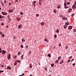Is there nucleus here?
Returning <instances> with one entry per match:
<instances>
[{"instance_id": "nucleus-1", "label": "nucleus", "mask_w": 76, "mask_h": 76, "mask_svg": "<svg viewBox=\"0 0 76 76\" xmlns=\"http://www.w3.org/2000/svg\"><path fill=\"white\" fill-rule=\"evenodd\" d=\"M76 1L74 2V4L73 5L72 7V9H76Z\"/></svg>"}, {"instance_id": "nucleus-2", "label": "nucleus", "mask_w": 76, "mask_h": 76, "mask_svg": "<svg viewBox=\"0 0 76 76\" xmlns=\"http://www.w3.org/2000/svg\"><path fill=\"white\" fill-rule=\"evenodd\" d=\"M1 14L3 15H7V13L6 12H1Z\"/></svg>"}, {"instance_id": "nucleus-3", "label": "nucleus", "mask_w": 76, "mask_h": 76, "mask_svg": "<svg viewBox=\"0 0 76 76\" xmlns=\"http://www.w3.org/2000/svg\"><path fill=\"white\" fill-rule=\"evenodd\" d=\"M68 29H69V30H71L72 29V26H70L68 27Z\"/></svg>"}, {"instance_id": "nucleus-4", "label": "nucleus", "mask_w": 76, "mask_h": 76, "mask_svg": "<svg viewBox=\"0 0 76 76\" xmlns=\"http://www.w3.org/2000/svg\"><path fill=\"white\" fill-rule=\"evenodd\" d=\"M64 63V60H63L62 59L60 61V64H62V63Z\"/></svg>"}, {"instance_id": "nucleus-5", "label": "nucleus", "mask_w": 76, "mask_h": 76, "mask_svg": "<svg viewBox=\"0 0 76 76\" xmlns=\"http://www.w3.org/2000/svg\"><path fill=\"white\" fill-rule=\"evenodd\" d=\"M41 26H44L45 25V23L44 22H42L41 23Z\"/></svg>"}, {"instance_id": "nucleus-6", "label": "nucleus", "mask_w": 76, "mask_h": 76, "mask_svg": "<svg viewBox=\"0 0 76 76\" xmlns=\"http://www.w3.org/2000/svg\"><path fill=\"white\" fill-rule=\"evenodd\" d=\"M10 54L9 53L8 56V59H10Z\"/></svg>"}, {"instance_id": "nucleus-7", "label": "nucleus", "mask_w": 76, "mask_h": 76, "mask_svg": "<svg viewBox=\"0 0 76 76\" xmlns=\"http://www.w3.org/2000/svg\"><path fill=\"white\" fill-rule=\"evenodd\" d=\"M7 69H8L9 70H11V67L9 66H8L7 67Z\"/></svg>"}, {"instance_id": "nucleus-8", "label": "nucleus", "mask_w": 76, "mask_h": 76, "mask_svg": "<svg viewBox=\"0 0 76 76\" xmlns=\"http://www.w3.org/2000/svg\"><path fill=\"white\" fill-rule=\"evenodd\" d=\"M72 11V8H69L68 11V12H71Z\"/></svg>"}, {"instance_id": "nucleus-9", "label": "nucleus", "mask_w": 76, "mask_h": 76, "mask_svg": "<svg viewBox=\"0 0 76 76\" xmlns=\"http://www.w3.org/2000/svg\"><path fill=\"white\" fill-rule=\"evenodd\" d=\"M9 13H13V11L12 10H8Z\"/></svg>"}, {"instance_id": "nucleus-10", "label": "nucleus", "mask_w": 76, "mask_h": 76, "mask_svg": "<svg viewBox=\"0 0 76 76\" xmlns=\"http://www.w3.org/2000/svg\"><path fill=\"white\" fill-rule=\"evenodd\" d=\"M22 25H19L18 26V28L19 29H20V28H22Z\"/></svg>"}, {"instance_id": "nucleus-11", "label": "nucleus", "mask_w": 76, "mask_h": 76, "mask_svg": "<svg viewBox=\"0 0 76 76\" xmlns=\"http://www.w3.org/2000/svg\"><path fill=\"white\" fill-rule=\"evenodd\" d=\"M44 41H46V42H48V40L47 39V38H45L44 39Z\"/></svg>"}, {"instance_id": "nucleus-12", "label": "nucleus", "mask_w": 76, "mask_h": 76, "mask_svg": "<svg viewBox=\"0 0 76 76\" xmlns=\"http://www.w3.org/2000/svg\"><path fill=\"white\" fill-rule=\"evenodd\" d=\"M2 54H5L6 53V51L5 50H3L2 52Z\"/></svg>"}, {"instance_id": "nucleus-13", "label": "nucleus", "mask_w": 76, "mask_h": 76, "mask_svg": "<svg viewBox=\"0 0 76 76\" xmlns=\"http://www.w3.org/2000/svg\"><path fill=\"white\" fill-rule=\"evenodd\" d=\"M30 68H31L32 67V64H29Z\"/></svg>"}, {"instance_id": "nucleus-14", "label": "nucleus", "mask_w": 76, "mask_h": 76, "mask_svg": "<svg viewBox=\"0 0 76 76\" xmlns=\"http://www.w3.org/2000/svg\"><path fill=\"white\" fill-rule=\"evenodd\" d=\"M17 19L18 20V21H19L20 20V18H17Z\"/></svg>"}, {"instance_id": "nucleus-15", "label": "nucleus", "mask_w": 76, "mask_h": 76, "mask_svg": "<svg viewBox=\"0 0 76 76\" xmlns=\"http://www.w3.org/2000/svg\"><path fill=\"white\" fill-rule=\"evenodd\" d=\"M61 7V5H59L57 7L58 9H60Z\"/></svg>"}, {"instance_id": "nucleus-16", "label": "nucleus", "mask_w": 76, "mask_h": 76, "mask_svg": "<svg viewBox=\"0 0 76 76\" xmlns=\"http://www.w3.org/2000/svg\"><path fill=\"white\" fill-rule=\"evenodd\" d=\"M64 8L65 9H68V8H69V7L66 6L64 7Z\"/></svg>"}, {"instance_id": "nucleus-17", "label": "nucleus", "mask_w": 76, "mask_h": 76, "mask_svg": "<svg viewBox=\"0 0 76 76\" xmlns=\"http://www.w3.org/2000/svg\"><path fill=\"white\" fill-rule=\"evenodd\" d=\"M61 56L58 57V60H60V59H61Z\"/></svg>"}, {"instance_id": "nucleus-18", "label": "nucleus", "mask_w": 76, "mask_h": 76, "mask_svg": "<svg viewBox=\"0 0 76 76\" xmlns=\"http://www.w3.org/2000/svg\"><path fill=\"white\" fill-rule=\"evenodd\" d=\"M59 62V61H58V60H57L55 62V63H58V62Z\"/></svg>"}, {"instance_id": "nucleus-19", "label": "nucleus", "mask_w": 76, "mask_h": 76, "mask_svg": "<svg viewBox=\"0 0 76 76\" xmlns=\"http://www.w3.org/2000/svg\"><path fill=\"white\" fill-rule=\"evenodd\" d=\"M67 18H62V19H63V20H67Z\"/></svg>"}, {"instance_id": "nucleus-20", "label": "nucleus", "mask_w": 76, "mask_h": 76, "mask_svg": "<svg viewBox=\"0 0 76 76\" xmlns=\"http://www.w3.org/2000/svg\"><path fill=\"white\" fill-rule=\"evenodd\" d=\"M22 42H25V39H23V38H22Z\"/></svg>"}, {"instance_id": "nucleus-21", "label": "nucleus", "mask_w": 76, "mask_h": 76, "mask_svg": "<svg viewBox=\"0 0 76 76\" xmlns=\"http://www.w3.org/2000/svg\"><path fill=\"white\" fill-rule=\"evenodd\" d=\"M1 36H2V37H3V38H4V37L5 36V35H4V34H2L1 35Z\"/></svg>"}, {"instance_id": "nucleus-22", "label": "nucleus", "mask_w": 76, "mask_h": 76, "mask_svg": "<svg viewBox=\"0 0 76 76\" xmlns=\"http://www.w3.org/2000/svg\"><path fill=\"white\" fill-rule=\"evenodd\" d=\"M9 20L8 21V22H10L11 20H12V19L10 18H9Z\"/></svg>"}, {"instance_id": "nucleus-23", "label": "nucleus", "mask_w": 76, "mask_h": 76, "mask_svg": "<svg viewBox=\"0 0 76 76\" xmlns=\"http://www.w3.org/2000/svg\"><path fill=\"white\" fill-rule=\"evenodd\" d=\"M67 25H64V28L65 29H66V28H67Z\"/></svg>"}, {"instance_id": "nucleus-24", "label": "nucleus", "mask_w": 76, "mask_h": 76, "mask_svg": "<svg viewBox=\"0 0 76 76\" xmlns=\"http://www.w3.org/2000/svg\"><path fill=\"white\" fill-rule=\"evenodd\" d=\"M4 3L5 4H6L7 3V1H6V0H5L4 1Z\"/></svg>"}, {"instance_id": "nucleus-25", "label": "nucleus", "mask_w": 76, "mask_h": 76, "mask_svg": "<svg viewBox=\"0 0 76 76\" xmlns=\"http://www.w3.org/2000/svg\"><path fill=\"white\" fill-rule=\"evenodd\" d=\"M0 66L1 67H4V66L3 64H1Z\"/></svg>"}, {"instance_id": "nucleus-26", "label": "nucleus", "mask_w": 76, "mask_h": 76, "mask_svg": "<svg viewBox=\"0 0 76 76\" xmlns=\"http://www.w3.org/2000/svg\"><path fill=\"white\" fill-rule=\"evenodd\" d=\"M36 3V1H34L33 2V4L34 5V4H35V3Z\"/></svg>"}, {"instance_id": "nucleus-27", "label": "nucleus", "mask_w": 76, "mask_h": 76, "mask_svg": "<svg viewBox=\"0 0 76 76\" xmlns=\"http://www.w3.org/2000/svg\"><path fill=\"white\" fill-rule=\"evenodd\" d=\"M65 25H69V23L68 22H66V23Z\"/></svg>"}, {"instance_id": "nucleus-28", "label": "nucleus", "mask_w": 76, "mask_h": 76, "mask_svg": "<svg viewBox=\"0 0 76 76\" xmlns=\"http://www.w3.org/2000/svg\"><path fill=\"white\" fill-rule=\"evenodd\" d=\"M29 55H30V54H31V51L30 50L28 53Z\"/></svg>"}, {"instance_id": "nucleus-29", "label": "nucleus", "mask_w": 76, "mask_h": 76, "mask_svg": "<svg viewBox=\"0 0 76 76\" xmlns=\"http://www.w3.org/2000/svg\"><path fill=\"white\" fill-rule=\"evenodd\" d=\"M48 57H51V55L50 54H48Z\"/></svg>"}, {"instance_id": "nucleus-30", "label": "nucleus", "mask_w": 76, "mask_h": 76, "mask_svg": "<svg viewBox=\"0 0 76 76\" xmlns=\"http://www.w3.org/2000/svg\"><path fill=\"white\" fill-rule=\"evenodd\" d=\"M58 32H59V30H58V29H57L56 30V33H58Z\"/></svg>"}, {"instance_id": "nucleus-31", "label": "nucleus", "mask_w": 76, "mask_h": 76, "mask_svg": "<svg viewBox=\"0 0 76 76\" xmlns=\"http://www.w3.org/2000/svg\"><path fill=\"white\" fill-rule=\"evenodd\" d=\"M20 15H23V13L21 12L20 13Z\"/></svg>"}, {"instance_id": "nucleus-32", "label": "nucleus", "mask_w": 76, "mask_h": 76, "mask_svg": "<svg viewBox=\"0 0 76 76\" xmlns=\"http://www.w3.org/2000/svg\"><path fill=\"white\" fill-rule=\"evenodd\" d=\"M70 61H71V60H68L67 62V63H68L69 62H70Z\"/></svg>"}, {"instance_id": "nucleus-33", "label": "nucleus", "mask_w": 76, "mask_h": 76, "mask_svg": "<svg viewBox=\"0 0 76 76\" xmlns=\"http://www.w3.org/2000/svg\"><path fill=\"white\" fill-rule=\"evenodd\" d=\"M54 38H57V35L56 34L54 35Z\"/></svg>"}, {"instance_id": "nucleus-34", "label": "nucleus", "mask_w": 76, "mask_h": 76, "mask_svg": "<svg viewBox=\"0 0 76 76\" xmlns=\"http://www.w3.org/2000/svg\"><path fill=\"white\" fill-rule=\"evenodd\" d=\"M17 61L18 63H20V60H17Z\"/></svg>"}, {"instance_id": "nucleus-35", "label": "nucleus", "mask_w": 76, "mask_h": 76, "mask_svg": "<svg viewBox=\"0 0 76 76\" xmlns=\"http://www.w3.org/2000/svg\"><path fill=\"white\" fill-rule=\"evenodd\" d=\"M21 47L22 48H23V45H21Z\"/></svg>"}, {"instance_id": "nucleus-36", "label": "nucleus", "mask_w": 76, "mask_h": 76, "mask_svg": "<svg viewBox=\"0 0 76 76\" xmlns=\"http://www.w3.org/2000/svg\"><path fill=\"white\" fill-rule=\"evenodd\" d=\"M4 16H1V15H0V19H1L2 18H4Z\"/></svg>"}, {"instance_id": "nucleus-37", "label": "nucleus", "mask_w": 76, "mask_h": 76, "mask_svg": "<svg viewBox=\"0 0 76 76\" xmlns=\"http://www.w3.org/2000/svg\"><path fill=\"white\" fill-rule=\"evenodd\" d=\"M54 12L55 13L57 12V11H56V10H54Z\"/></svg>"}, {"instance_id": "nucleus-38", "label": "nucleus", "mask_w": 76, "mask_h": 76, "mask_svg": "<svg viewBox=\"0 0 76 76\" xmlns=\"http://www.w3.org/2000/svg\"><path fill=\"white\" fill-rule=\"evenodd\" d=\"M59 16L60 17V18H63V15H60Z\"/></svg>"}, {"instance_id": "nucleus-39", "label": "nucleus", "mask_w": 76, "mask_h": 76, "mask_svg": "<svg viewBox=\"0 0 76 76\" xmlns=\"http://www.w3.org/2000/svg\"><path fill=\"white\" fill-rule=\"evenodd\" d=\"M20 52H19L18 53V55H20Z\"/></svg>"}, {"instance_id": "nucleus-40", "label": "nucleus", "mask_w": 76, "mask_h": 76, "mask_svg": "<svg viewBox=\"0 0 76 76\" xmlns=\"http://www.w3.org/2000/svg\"><path fill=\"white\" fill-rule=\"evenodd\" d=\"M51 67H53L54 66V64H51Z\"/></svg>"}, {"instance_id": "nucleus-41", "label": "nucleus", "mask_w": 76, "mask_h": 76, "mask_svg": "<svg viewBox=\"0 0 76 76\" xmlns=\"http://www.w3.org/2000/svg\"><path fill=\"white\" fill-rule=\"evenodd\" d=\"M1 52H2V51H1V49L0 48V53H1Z\"/></svg>"}, {"instance_id": "nucleus-42", "label": "nucleus", "mask_w": 76, "mask_h": 76, "mask_svg": "<svg viewBox=\"0 0 76 76\" xmlns=\"http://www.w3.org/2000/svg\"><path fill=\"white\" fill-rule=\"evenodd\" d=\"M4 72V71H3V70L0 71V73H1L2 72Z\"/></svg>"}, {"instance_id": "nucleus-43", "label": "nucleus", "mask_w": 76, "mask_h": 76, "mask_svg": "<svg viewBox=\"0 0 76 76\" xmlns=\"http://www.w3.org/2000/svg\"><path fill=\"white\" fill-rule=\"evenodd\" d=\"M36 16L37 17H38L39 16V14H36Z\"/></svg>"}, {"instance_id": "nucleus-44", "label": "nucleus", "mask_w": 76, "mask_h": 76, "mask_svg": "<svg viewBox=\"0 0 76 76\" xmlns=\"http://www.w3.org/2000/svg\"><path fill=\"white\" fill-rule=\"evenodd\" d=\"M74 15H75V14H72V17H73V16H74Z\"/></svg>"}, {"instance_id": "nucleus-45", "label": "nucleus", "mask_w": 76, "mask_h": 76, "mask_svg": "<svg viewBox=\"0 0 76 76\" xmlns=\"http://www.w3.org/2000/svg\"><path fill=\"white\" fill-rule=\"evenodd\" d=\"M64 5L65 7L66 6H67V4H66V3H64Z\"/></svg>"}, {"instance_id": "nucleus-46", "label": "nucleus", "mask_w": 76, "mask_h": 76, "mask_svg": "<svg viewBox=\"0 0 76 76\" xmlns=\"http://www.w3.org/2000/svg\"><path fill=\"white\" fill-rule=\"evenodd\" d=\"M17 64V63H16V62L14 63V66H15V65H16Z\"/></svg>"}, {"instance_id": "nucleus-47", "label": "nucleus", "mask_w": 76, "mask_h": 76, "mask_svg": "<svg viewBox=\"0 0 76 76\" xmlns=\"http://www.w3.org/2000/svg\"><path fill=\"white\" fill-rule=\"evenodd\" d=\"M3 32L1 31H0V34H1V35L2 34H3Z\"/></svg>"}, {"instance_id": "nucleus-48", "label": "nucleus", "mask_w": 76, "mask_h": 76, "mask_svg": "<svg viewBox=\"0 0 76 76\" xmlns=\"http://www.w3.org/2000/svg\"><path fill=\"white\" fill-rule=\"evenodd\" d=\"M15 2H18V0H15Z\"/></svg>"}, {"instance_id": "nucleus-49", "label": "nucleus", "mask_w": 76, "mask_h": 76, "mask_svg": "<svg viewBox=\"0 0 76 76\" xmlns=\"http://www.w3.org/2000/svg\"><path fill=\"white\" fill-rule=\"evenodd\" d=\"M58 45H59V46H61V44H60V43H59L58 44Z\"/></svg>"}, {"instance_id": "nucleus-50", "label": "nucleus", "mask_w": 76, "mask_h": 76, "mask_svg": "<svg viewBox=\"0 0 76 76\" xmlns=\"http://www.w3.org/2000/svg\"><path fill=\"white\" fill-rule=\"evenodd\" d=\"M67 4L69 5V4H70V2H67Z\"/></svg>"}, {"instance_id": "nucleus-51", "label": "nucleus", "mask_w": 76, "mask_h": 76, "mask_svg": "<svg viewBox=\"0 0 76 76\" xmlns=\"http://www.w3.org/2000/svg\"><path fill=\"white\" fill-rule=\"evenodd\" d=\"M45 70H47V68H45Z\"/></svg>"}, {"instance_id": "nucleus-52", "label": "nucleus", "mask_w": 76, "mask_h": 76, "mask_svg": "<svg viewBox=\"0 0 76 76\" xmlns=\"http://www.w3.org/2000/svg\"><path fill=\"white\" fill-rule=\"evenodd\" d=\"M11 3H10L9 4V6H11Z\"/></svg>"}, {"instance_id": "nucleus-53", "label": "nucleus", "mask_w": 76, "mask_h": 76, "mask_svg": "<svg viewBox=\"0 0 76 76\" xmlns=\"http://www.w3.org/2000/svg\"><path fill=\"white\" fill-rule=\"evenodd\" d=\"M74 58H73L72 59L71 61L72 62L73 61H74Z\"/></svg>"}, {"instance_id": "nucleus-54", "label": "nucleus", "mask_w": 76, "mask_h": 76, "mask_svg": "<svg viewBox=\"0 0 76 76\" xmlns=\"http://www.w3.org/2000/svg\"><path fill=\"white\" fill-rule=\"evenodd\" d=\"M73 31H74V32H76V30L75 29H74L73 30Z\"/></svg>"}, {"instance_id": "nucleus-55", "label": "nucleus", "mask_w": 76, "mask_h": 76, "mask_svg": "<svg viewBox=\"0 0 76 76\" xmlns=\"http://www.w3.org/2000/svg\"><path fill=\"white\" fill-rule=\"evenodd\" d=\"M75 63H74L72 64V66H75Z\"/></svg>"}, {"instance_id": "nucleus-56", "label": "nucleus", "mask_w": 76, "mask_h": 76, "mask_svg": "<svg viewBox=\"0 0 76 76\" xmlns=\"http://www.w3.org/2000/svg\"><path fill=\"white\" fill-rule=\"evenodd\" d=\"M26 49H27V48H28V46H26Z\"/></svg>"}, {"instance_id": "nucleus-57", "label": "nucleus", "mask_w": 76, "mask_h": 76, "mask_svg": "<svg viewBox=\"0 0 76 76\" xmlns=\"http://www.w3.org/2000/svg\"><path fill=\"white\" fill-rule=\"evenodd\" d=\"M8 19H9V18H10V15H8Z\"/></svg>"}, {"instance_id": "nucleus-58", "label": "nucleus", "mask_w": 76, "mask_h": 76, "mask_svg": "<svg viewBox=\"0 0 76 76\" xmlns=\"http://www.w3.org/2000/svg\"><path fill=\"white\" fill-rule=\"evenodd\" d=\"M72 58V56H70L69 58Z\"/></svg>"}, {"instance_id": "nucleus-59", "label": "nucleus", "mask_w": 76, "mask_h": 76, "mask_svg": "<svg viewBox=\"0 0 76 76\" xmlns=\"http://www.w3.org/2000/svg\"><path fill=\"white\" fill-rule=\"evenodd\" d=\"M39 3L40 5H41V2H39Z\"/></svg>"}, {"instance_id": "nucleus-60", "label": "nucleus", "mask_w": 76, "mask_h": 76, "mask_svg": "<svg viewBox=\"0 0 76 76\" xmlns=\"http://www.w3.org/2000/svg\"><path fill=\"white\" fill-rule=\"evenodd\" d=\"M1 25H4V24L3 23H2L1 24Z\"/></svg>"}, {"instance_id": "nucleus-61", "label": "nucleus", "mask_w": 76, "mask_h": 76, "mask_svg": "<svg viewBox=\"0 0 76 76\" xmlns=\"http://www.w3.org/2000/svg\"><path fill=\"white\" fill-rule=\"evenodd\" d=\"M23 55L21 56V58H23Z\"/></svg>"}, {"instance_id": "nucleus-62", "label": "nucleus", "mask_w": 76, "mask_h": 76, "mask_svg": "<svg viewBox=\"0 0 76 76\" xmlns=\"http://www.w3.org/2000/svg\"><path fill=\"white\" fill-rule=\"evenodd\" d=\"M2 6H4V4H3V3H1Z\"/></svg>"}, {"instance_id": "nucleus-63", "label": "nucleus", "mask_w": 76, "mask_h": 76, "mask_svg": "<svg viewBox=\"0 0 76 76\" xmlns=\"http://www.w3.org/2000/svg\"><path fill=\"white\" fill-rule=\"evenodd\" d=\"M25 75V74L23 73V74H22V76H23V75Z\"/></svg>"}, {"instance_id": "nucleus-64", "label": "nucleus", "mask_w": 76, "mask_h": 76, "mask_svg": "<svg viewBox=\"0 0 76 76\" xmlns=\"http://www.w3.org/2000/svg\"><path fill=\"white\" fill-rule=\"evenodd\" d=\"M9 27V26L7 25V27L6 28H8V27Z\"/></svg>"}]
</instances>
